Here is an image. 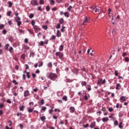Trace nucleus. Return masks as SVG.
I'll return each mask as SVG.
<instances>
[{
    "mask_svg": "<svg viewBox=\"0 0 129 129\" xmlns=\"http://www.w3.org/2000/svg\"><path fill=\"white\" fill-rule=\"evenodd\" d=\"M31 5L32 6H39V3H38V1L37 0H32L31 1Z\"/></svg>",
    "mask_w": 129,
    "mask_h": 129,
    "instance_id": "39448f33",
    "label": "nucleus"
},
{
    "mask_svg": "<svg viewBox=\"0 0 129 129\" xmlns=\"http://www.w3.org/2000/svg\"><path fill=\"white\" fill-rule=\"evenodd\" d=\"M3 28H5V25L4 24H0V30H2Z\"/></svg>",
    "mask_w": 129,
    "mask_h": 129,
    "instance_id": "ea45409f",
    "label": "nucleus"
},
{
    "mask_svg": "<svg viewBox=\"0 0 129 129\" xmlns=\"http://www.w3.org/2000/svg\"><path fill=\"white\" fill-rule=\"evenodd\" d=\"M16 70H19V66H16L15 67Z\"/></svg>",
    "mask_w": 129,
    "mask_h": 129,
    "instance_id": "338daca9",
    "label": "nucleus"
},
{
    "mask_svg": "<svg viewBox=\"0 0 129 129\" xmlns=\"http://www.w3.org/2000/svg\"><path fill=\"white\" fill-rule=\"evenodd\" d=\"M40 103L43 105V104H44L45 103V102H44V99H42L41 101L40 102Z\"/></svg>",
    "mask_w": 129,
    "mask_h": 129,
    "instance_id": "13d9d810",
    "label": "nucleus"
},
{
    "mask_svg": "<svg viewBox=\"0 0 129 129\" xmlns=\"http://www.w3.org/2000/svg\"><path fill=\"white\" fill-rule=\"evenodd\" d=\"M46 10L47 11V12H49V11H50V6H47L46 7Z\"/></svg>",
    "mask_w": 129,
    "mask_h": 129,
    "instance_id": "2f4dec72",
    "label": "nucleus"
},
{
    "mask_svg": "<svg viewBox=\"0 0 129 129\" xmlns=\"http://www.w3.org/2000/svg\"><path fill=\"white\" fill-rule=\"evenodd\" d=\"M39 45H40V46H43L44 45V42L43 41H41L40 43H39Z\"/></svg>",
    "mask_w": 129,
    "mask_h": 129,
    "instance_id": "8fccbe9b",
    "label": "nucleus"
},
{
    "mask_svg": "<svg viewBox=\"0 0 129 129\" xmlns=\"http://www.w3.org/2000/svg\"><path fill=\"white\" fill-rule=\"evenodd\" d=\"M121 88V86L120 85V84L118 83L116 85L115 89L116 90H119Z\"/></svg>",
    "mask_w": 129,
    "mask_h": 129,
    "instance_id": "9b49d317",
    "label": "nucleus"
},
{
    "mask_svg": "<svg viewBox=\"0 0 129 129\" xmlns=\"http://www.w3.org/2000/svg\"><path fill=\"white\" fill-rule=\"evenodd\" d=\"M55 55L56 57H59L60 60H62V59H63V57H64V53L63 52L58 51L55 52Z\"/></svg>",
    "mask_w": 129,
    "mask_h": 129,
    "instance_id": "f03ea898",
    "label": "nucleus"
},
{
    "mask_svg": "<svg viewBox=\"0 0 129 129\" xmlns=\"http://www.w3.org/2000/svg\"><path fill=\"white\" fill-rule=\"evenodd\" d=\"M33 110H34V108H28V112H29V113H31V112H33Z\"/></svg>",
    "mask_w": 129,
    "mask_h": 129,
    "instance_id": "aec40b11",
    "label": "nucleus"
},
{
    "mask_svg": "<svg viewBox=\"0 0 129 129\" xmlns=\"http://www.w3.org/2000/svg\"><path fill=\"white\" fill-rule=\"evenodd\" d=\"M40 119L41 120H42V121H43V122L45 121V120H46V116H41Z\"/></svg>",
    "mask_w": 129,
    "mask_h": 129,
    "instance_id": "f3484780",
    "label": "nucleus"
},
{
    "mask_svg": "<svg viewBox=\"0 0 129 129\" xmlns=\"http://www.w3.org/2000/svg\"><path fill=\"white\" fill-rule=\"evenodd\" d=\"M95 125H96V123L95 122V121L92 122L90 125V128H93V127H94V126H95Z\"/></svg>",
    "mask_w": 129,
    "mask_h": 129,
    "instance_id": "9d476101",
    "label": "nucleus"
},
{
    "mask_svg": "<svg viewBox=\"0 0 129 129\" xmlns=\"http://www.w3.org/2000/svg\"><path fill=\"white\" fill-rule=\"evenodd\" d=\"M44 0H40L39 1V4H40V5H44Z\"/></svg>",
    "mask_w": 129,
    "mask_h": 129,
    "instance_id": "58836bf2",
    "label": "nucleus"
},
{
    "mask_svg": "<svg viewBox=\"0 0 129 129\" xmlns=\"http://www.w3.org/2000/svg\"><path fill=\"white\" fill-rule=\"evenodd\" d=\"M59 24H60L61 25H62V24H63V23H64V19H63V18H61L59 20Z\"/></svg>",
    "mask_w": 129,
    "mask_h": 129,
    "instance_id": "4be33fe9",
    "label": "nucleus"
},
{
    "mask_svg": "<svg viewBox=\"0 0 129 129\" xmlns=\"http://www.w3.org/2000/svg\"><path fill=\"white\" fill-rule=\"evenodd\" d=\"M74 71H75L76 74H77V73H78V72L79 71V70H78V69H75L74 70L73 72H74Z\"/></svg>",
    "mask_w": 129,
    "mask_h": 129,
    "instance_id": "a19ab883",
    "label": "nucleus"
},
{
    "mask_svg": "<svg viewBox=\"0 0 129 129\" xmlns=\"http://www.w3.org/2000/svg\"><path fill=\"white\" fill-rule=\"evenodd\" d=\"M88 22V18L87 17H86L85 19H84V21L83 23V25H84L85 24H86Z\"/></svg>",
    "mask_w": 129,
    "mask_h": 129,
    "instance_id": "a211bd4d",
    "label": "nucleus"
},
{
    "mask_svg": "<svg viewBox=\"0 0 129 129\" xmlns=\"http://www.w3.org/2000/svg\"><path fill=\"white\" fill-rule=\"evenodd\" d=\"M11 14H12V11H9V12H7V16H8V17H10Z\"/></svg>",
    "mask_w": 129,
    "mask_h": 129,
    "instance_id": "bb28decb",
    "label": "nucleus"
},
{
    "mask_svg": "<svg viewBox=\"0 0 129 129\" xmlns=\"http://www.w3.org/2000/svg\"><path fill=\"white\" fill-rule=\"evenodd\" d=\"M64 29H65V27L64 26H62V28L60 29L61 32H64Z\"/></svg>",
    "mask_w": 129,
    "mask_h": 129,
    "instance_id": "052dcab7",
    "label": "nucleus"
},
{
    "mask_svg": "<svg viewBox=\"0 0 129 129\" xmlns=\"http://www.w3.org/2000/svg\"><path fill=\"white\" fill-rule=\"evenodd\" d=\"M26 75H27V77L28 79H29V78H30V77H31V75H30V72H27Z\"/></svg>",
    "mask_w": 129,
    "mask_h": 129,
    "instance_id": "a878e982",
    "label": "nucleus"
},
{
    "mask_svg": "<svg viewBox=\"0 0 129 129\" xmlns=\"http://www.w3.org/2000/svg\"><path fill=\"white\" fill-rule=\"evenodd\" d=\"M89 88L87 89L88 91H90V90H91V86H90V85H88Z\"/></svg>",
    "mask_w": 129,
    "mask_h": 129,
    "instance_id": "a18cd8bd",
    "label": "nucleus"
},
{
    "mask_svg": "<svg viewBox=\"0 0 129 129\" xmlns=\"http://www.w3.org/2000/svg\"><path fill=\"white\" fill-rule=\"evenodd\" d=\"M38 11H40V12H42L43 11L41 6L38 7Z\"/></svg>",
    "mask_w": 129,
    "mask_h": 129,
    "instance_id": "603ef678",
    "label": "nucleus"
},
{
    "mask_svg": "<svg viewBox=\"0 0 129 129\" xmlns=\"http://www.w3.org/2000/svg\"><path fill=\"white\" fill-rule=\"evenodd\" d=\"M25 54H22L21 55V57H22L23 59H25Z\"/></svg>",
    "mask_w": 129,
    "mask_h": 129,
    "instance_id": "774afa93",
    "label": "nucleus"
},
{
    "mask_svg": "<svg viewBox=\"0 0 129 129\" xmlns=\"http://www.w3.org/2000/svg\"><path fill=\"white\" fill-rule=\"evenodd\" d=\"M46 109H47V107H42V108L41 109V111H42V110L43 111H45Z\"/></svg>",
    "mask_w": 129,
    "mask_h": 129,
    "instance_id": "e433bc0d",
    "label": "nucleus"
},
{
    "mask_svg": "<svg viewBox=\"0 0 129 129\" xmlns=\"http://www.w3.org/2000/svg\"><path fill=\"white\" fill-rule=\"evenodd\" d=\"M12 82L15 84V85H18V82H17V81L15 80H14Z\"/></svg>",
    "mask_w": 129,
    "mask_h": 129,
    "instance_id": "c9c22d12",
    "label": "nucleus"
},
{
    "mask_svg": "<svg viewBox=\"0 0 129 129\" xmlns=\"http://www.w3.org/2000/svg\"><path fill=\"white\" fill-rule=\"evenodd\" d=\"M50 5L51 6H53V5H55V2L54 1V0H51Z\"/></svg>",
    "mask_w": 129,
    "mask_h": 129,
    "instance_id": "f704fd0d",
    "label": "nucleus"
},
{
    "mask_svg": "<svg viewBox=\"0 0 129 129\" xmlns=\"http://www.w3.org/2000/svg\"><path fill=\"white\" fill-rule=\"evenodd\" d=\"M47 78H49L50 80L52 81H55L57 78H58V76L55 73H47Z\"/></svg>",
    "mask_w": 129,
    "mask_h": 129,
    "instance_id": "f257e3e1",
    "label": "nucleus"
},
{
    "mask_svg": "<svg viewBox=\"0 0 129 129\" xmlns=\"http://www.w3.org/2000/svg\"><path fill=\"white\" fill-rule=\"evenodd\" d=\"M50 40H56V36L52 35V38Z\"/></svg>",
    "mask_w": 129,
    "mask_h": 129,
    "instance_id": "473e14b6",
    "label": "nucleus"
},
{
    "mask_svg": "<svg viewBox=\"0 0 129 129\" xmlns=\"http://www.w3.org/2000/svg\"><path fill=\"white\" fill-rule=\"evenodd\" d=\"M64 15L65 17H67V18H69V13L64 12Z\"/></svg>",
    "mask_w": 129,
    "mask_h": 129,
    "instance_id": "b1692460",
    "label": "nucleus"
},
{
    "mask_svg": "<svg viewBox=\"0 0 129 129\" xmlns=\"http://www.w3.org/2000/svg\"><path fill=\"white\" fill-rule=\"evenodd\" d=\"M30 19H33L34 18V14H31L29 16Z\"/></svg>",
    "mask_w": 129,
    "mask_h": 129,
    "instance_id": "72a5a7b5",
    "label": "nucleus"
},
{
    "mask_svg": "<svg viewBox=\"0 0 129 129\" xmlns=\"http://www.w3.org/2000/svg\"><path fill=\"white\" fill-rule=\"evenodd\" d=\"M121 124H122V122H120L119 124L118 125V127H119V128H122L123 126L122 125H121Z\"/></svg>",
    "mask_w": 129,
    "mask_h": 129,
    "instance_id": "4c0bfd02",
    "label": "nucleus"
},
{
    "mask_svg": "<svg viewBox=\"0 0 129 129\" xmlns=\"http://www.w3.org/2000/svg\"><path fill=\"white\" fill-rule=\"evenodd\" d=\"M42 27L43 28V29H44V30H47V29H48V27H47V26H46V25H43V26H42Z\"/></svg>",
    "mask_w": 129,
    "mask_h": 129,
    "instance_id": "09e8293b",
    "label": "nucleus"
},
{
    "mask_svg": "<svg viewBox=\"0 0 129 129\" xmlns=\"http://www.w3.org/2000/svg\"><path fill=\"white\" fill-rule=\"evenodd\" d=\"M63 49H64V46L63 45H61L59 46V51H63Z\"/></svg>",
    "mask_w": 129,
    "mask_h": 129,
    "instance_id": "dca6fc26",
    "label": "nucleus"
},
{
    "mask_svg": "<svg viewBox=\"0 0 129 129\" xmlns=\"http://www.w3.org/2000/svg\"><path fill=\"white\" fill-rule=\"evenodd\" d=\"M9 51L10 53H13V52H14V48H13V47L11 46Z\"/></svg>",
    "mask_w": 129,
    "mask_h": 129,
    "instance_id": "5701e85b",
    "label": "nucleus"
},
{
    "mask_svg": "<svg viewBox=\"0 0 129 129\" xmlns=\"http://www.w3.org/2000/svg\"><path fill=\"white\" fill-rule=\"evenodd\" d=\"M24 42H25V43H28V42H29V40L28 39V38H25V40H24Z\"/></svg>",
    "mask_w": 129,
    "mask_h": 129,
    "instance_id": "680f3d73",
    "label": "nucleus"
},
{
    "mask_svg": "<svg viewBox=\"0 0 129 129\" xmlns=\"http://www.w3.org/2000/svg\"><path fill=\"white\" fill-rule=\"evenodd\" d=\"M8 8H12V7H13V3L11 1L8 2Z\"/></svg>",
    "mask_w": 129,
    "mask_h": 129,
    "instance_id": "6ab92c4d",
    "label": "nucleus"
},
{
    "mask_svg": "<svg viewBox=\"0 0 129 129\" xmlns=\"http://www.w3.org/2000/svg\"><path fill=\"white\" fill-rule=\"evenodd\" d=\"M120 99L121 101H125V100H126V99L125 98V97H124V96L120 97Z\"/></svg>",
    "mask_w": 129,
    "mask_h": 129,
    "instance_id": "2eb2a0df",
    "label": "nucleus"
},
{
    "mask_svg": "<svg viewBox=\"0 0 129 129\" xmlns=\"http://www.w3.org/2000/svg\"><path fill=\"white\" fill-rule=\"evenodd\" d=\"M114 125H118V121H117V120H115L114 121Z\"/></svg>",
    "mask_w": 129,
    "mask_h": 129,
    "instance_id": "c85d7f7f",
    "label": "nucleus"
},
{
    "mask_svg": "<svg viewBox=\"0 0 129 129\" xmlns=\"http://www.w3.org/2000/svg\"><path fill=\"white\" fill-rule=\"evenodd\" d=\"M91 10H92V12L94 13H99V8L96 6L95 7H91Z\"/></svg>",
    "mask_w": 129,
    "mask_h": 129,
    "instance_id": "20e7f679",
    "label": "nucleus"
},
{
    "mask_svg": "<svg viewBox=\"0 0 129 129\" xmlns=\"http://www.w3.org/2000/svg\"><path fill=\"white\" fill-rule=\"evenodd\" d=\"M48 67H52V62H50L49 63H48Z\"/></svg>",
    "mask_w": 129,
    "mask_h": 129,
    "instance_id": "5fc2aeb1",
    "label": "nucleus"
},
{
    "mask_svg": "<svg viewBox=\"0 0 129 129\" xmlns=\"http://www.w3.org/2000/svg\"><path fill=\"white\" fill-rule=\"evenodd\" d=\"M71 9H72V7L71 6H70L67 10L68 11H69V12H70V11H71Z\"/></svg>",
    "mask_w": 129,
    "mask_h": 129,
    "instance_id": "de8ad7c7",
    "label": "nucleus"
},
{
    "mask_svg": "<svg viewBox=\"0 0 129 129\" xmlns=\"http://www.w3.org/2000/svg\"><path fill=\"white\" fill-rule=\"evenodd\" d=\"M56 37H57V38H59V37H61V33L60 32V31H59L58 30H57L56 32Z\"/></svg>",
    "mask_w": 129,
    "mask_h": 129,
    "instance_id": "ddd939ff",
    "label": "nucleus"
},
{
    "mask_svg": "<svg viewBox=\"0 0 129 129\" xmlns=\"http://www.w3.org/2000/svg\"><path fill=\"white\" fill-rule=\"evenodd\" d=\"M42 66H43V62L41 61L40 64L38 65V67H42Z\"/></svg>",
    "mask_w": 129,
    "mask_h": 129,
    "instance_id": "e2e57ef3",
    "label": "nucleus"
},
{
    "mask_svg": "<svg viewBox=\"0 0 129 129\" xmlns=\"http://www.w3.org/2000/svg\"><path fill=\"white\" fill-rule=\"evenodd\" d=\"M115 76H118V74L117 73V71L115 70L114 72Z\"/></svg>",
    "mask_w": 129,
    "mask_h": 129,
    "instance_id": "4d7b16f0",
    "label": "nucleus"
},
{
    "mask_svg": "<svg viewBox=\"0 0 129 129\" xmlns=\"http://www.w3.org/2000/svg\"><path fill=\"white\" fill-rule=\"evenodd\" d=\"M33 29L35 30V33H37L39 31H41V28H39L38 26H34Z\"/></svg>",
    "mask_w": 129,
    "mask_h": 129,
    "instance_id": "423d86ee",
    "label": "nucleus"
},
{
    "mask_svg": "<svg viewBox=\"0 0 129 129\" xmlns=\"http://www.w3.org/2000/svg\"><path fill=\"white\" fill-rule=\"evenodd\" d=\"M84 98H85V100H88V97H87V95H85L84 96Z\"/></svg>",
    "mask_w": 129,
    "mask_h": 129,
    "instance_id": "0e129e2a",
    "label": "nucleus"
},
{
    "mask_svg": "<svg viewBox=\"0 0 129 129\" xmlns=\"http://www.w3.org/2000/svg\"><path fill=\"white\" fill-rule=\"evenodd\" d=\"M60 27L61 26L60 25V24H57L56 26V29H60Z\"/></svg>",
    "mask_w": 129,
    "mask_h": 129,
    "instance_id": "79ce46f5",
    "label": "nucleus"
},
{
    "mask_svg": "<svg viewBox=\"0 0 129 129\" xmlns=\"http://www.w3.org/2000/svg\"><path fill=\"white\" fill-rule=\"evenodd\" d=\"M113 110V108L110 107L108 108V111H109L110 112H111V111H112Z\"/></svg>",
    "mask_w": 129,
    "mask_h": 129,
    "instance_id": "49530a36",
    "label": "nucleus"
},
{
    "mask_svg": "<svg viewBox=\"0 0 129 129\" xmlns=\"http://www.w3.org/2000/svg\"><path fill=\"white\" fill-rule=\"evenodd\" d=\"M35 20H33L32 21H31V25L32 26H33V27H34V26H36V25H35Z\"/></svg>",
    "mask_w": 129,
    "mask_h": 129,
    "instance_id": "7c9ffc66",
    "label": "nucleus"
},
{
    "mask_svg": "<svg viewBox=\"0 0 129 129\" xmlns=\"http://www.w3.org/2000/svg\"><path fill=\"white\" fill-rule=\"evenodd\" d=\"M24 109H25V106L21 105L19 106V110L20 111H24Z\"/></svg>",
    "mask_w": 129,
    "mask_h": 129,
    "instance_id": "f8f14e48",
    "label": "nucleus"
},
{
    "mask_svg": "<svg viewBox=\"0 0 129 129\" xmlns=\"http://www.w3.org/2000/svg\"><path fill=\"white\" fill-rule=\"evenodd\" d=\"M31 56H32V57H34V56H35V52H31L30 54V57H31Z\"/></svg>",
    "mask_w": 129,
    "mask_h": 129,
    "instance_id": "c756f323",
    "label": "nucleus"
},
{
    "mask_svg": "<svg viewBox=\"0 0 129 129\" xmlns=\"http://www.w3.org/2000/svg\"><path fill=\"white\" fill-rule=\"evenodd\" d=\"M2 33L4 35H6V34H7V30L6 29H3Z\"/></svg>",
    "mask_w": 129,
    "mask_h": 129,
    "instance_id": "37998d69",
    "label": "nucleus"
},
{
    "mask_svg": "<svg viewBox=\"0 0 129 129\" xmlns=\"http://www.w3.org/2000/svg\"><path fill=\"white\" fill-rule=\"evenodd\" d=\"M5 106V105L4 104L0 103V108H3Z\"/></svg>",
    "mask_w": 129,
    "mask_h": 129,
    "instance_id": "bf43d9fd",
    "label": "nucleus"
},
{
    "mask_svg": "<svg viewBox=\"0 0 129 129\" xmlns=\"http://www.w3.org/2000/svg\"><path fill=\"white\" fill-rule=\"evenodd\" d=\"M62 100H64V101H67V96H64L62 98Z\"/></svg>",
    "mask_w": 129,
    "mask_h": 129,
    "instance_id": "cd10ccee",
    "label": "nucleus"
},
{
    "mask_svg": "<svg viewBox=\"0 0 129 129\" xmlns=\"http://www.w3.org/2000/svg\"><path fill=\"white\" fill-rule=\"evenodd\" d=\"M9 47H10V44L7 43L5 45L4 48L5 50H8V49L9 48Z\"/></svg>",
    "mask_w": 129,
    "mask_h": 129,
    "instance_id": "412c9836",
    "label": "nucleus"
},
{
    "mask_svg": "<svg viewBox=\"0 0 129 129\" xmlns=\"http://www.w3.org/2000/svg\"><path fill=\"white\" fill-rule=\"evenodd\" d=\"M124 61H125V62H128V61H129L128 57H125Z\"/></svg>",
    "mask_w": 129,
    "mask_h": 129,
    "instance_id": "c03bdc74",
    "label": "nucleus"
},
{
    "mask_svg": "<svg viewBox=\"0 0 129 129\" xmlns=\"http://www.w3.org/2000/svg\"><path fill=\"white\" fill-rule=\"evenodd\" d=\"M15 22L17 23V26H18V27H20V26L22 25V22H21V18L18 16L15 17Z\"/></svg>",
    "mask_w": 129,
    "mask_h": 129,
    "instance_id": "7ed1b4c3",
    "label": "nucleus"
},
{
    "mask_svg": "<svg viewBox=\"0 0 129 129\" xmlns=\"http://www.w3.org/2000/svg\"><path fill=\"white\" fill-rule=\"evenodd\" d=\"M7 103H10V104L12 103V101L9 99H7Z\"/></svg>",
    "mask_w": 129,
    "mask_h": 129,
    "instance_id": "3c124183",
    "label": "nucleus"
},
{
    "mask_svg": "<svg viewBox=\"0 0 129 129\" xmlns=\"http://www.w3.org/2000/svg\"><path fill=\"white\" fill-rule=\"evenodd\" d=\"M89 125V124L88 123H87L85 125H83V126H84V127L86 128V127H87Z\"/></svg>",
    "mask_w": 129,
    "mask_h": 129,
    "instance_id": "6e6d98bb",
    "label": "nucleus"
},
{
    "mask_svg": "<svg viewBox=\"0 0 129 129\" xmlns=\"http://www.w3.org/2000/svg\"><path fill=\"white\" fill-rule=\"evenodd\" d=\"M32 76L33 78H35V77H36V74H34V73L32 74Z\"/></svg>",
    "mask_w": 129,
    "mask_h": 129,
    "instance_id": "69168bd1",
    "label": "nucleus"
},
{
    "mask_svg": "<svg viewBox=\"0 0 129 129\" xmlns=\"http://www.w3.org/2000/svg\"><path fill=\"white\" fill-rule=\"evenodd\" d=\"M24 97H27L28 96H30V92L29 90H26L24 93Z\"/></svg>",
    "mask_w": 129,
    "mask_h": 129,
    "instance_id": "6e6552de",
    "label": "nucleus"
},
{
    "mask_svg": "<svg viewBox=\"0 0 129 129\" xmlns=\"http://www.w3.org/2000/svg\"><path fill=\"white\" fill-rule=\"evenodd\" d=\"M25 66H26L25 69H26V70H28V69H29V65L25 64Z\"/></svg>",
    "mask_w": 129,
    "mask_h": 129,
    "instance_id": "864d4df0",
    "label": "nucleus"
},
{
    "mask_svg": "<svg viewBox=\"0 0 129 129\" xmlns=\"http://www.w3.org/2000/svg\"><path fill=\"white\" fill-rule=\"evenodd\" d=\"M105 82H106L105 79H104L103 80H100L98 81L97 84L98 85H100V84H104Z\"/></svg>",
    "mask_w": 129,
    "mask_h": 129,
    "instance_id": "0eeeda50",
    "label": "nucleus"
},
{
    "mask_svg": "<svg viewBox=\"0 0 129 129\" xmlns=\"http://www.w3.org/2000/svg\"><path fill=\"white\" fill-rule=\"evenodd\" d=\"M70 111L71 113H74V112H75V108L74 107H70Z\"/></svg>",
    "mask_w": 129,
    "mask_h": 129,
    "instance_id": "1a4fd4ad",
    "label": "nucleus"
},
{
    "mask_svg": "<svg viewBox=\"0 0 129 129\" xmlns=\"http://www.w3.org/2000/svg\"><path fill=\"white\" fill-rule=\"evenodd\" d=\"M108 120H109L108 117H103L102 119L103 122H105V121H108Z\"/></svg>",
    "mask_w": 129,
    "mask_h": 129,
    "instance_id": "4468645a",
    "label": "nucleus"
},
{
    "mask_svg": "<svg viewBox=\"0 0 129 129\" xmlns=\"http://www.w3.org/2000/svg\"><path fill=\"white\" fill-rule=\"evenodd\" d=\"M86 84H87V83L86 81H83L81 83V85L83 86H86Z\"/></svg>",
    "mask_w": 129,
    "mask_h": 129,
    "instance_id": "393cba45",
    "label": "nucleus"
}]
</instances>
